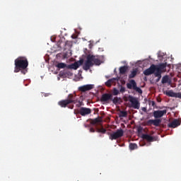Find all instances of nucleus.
Returning <instances> with one entry per match:
<instances>
[{
  "instance_id": "obj_20",
  "label": "nucleus",
  "mask_w": 181,
  "mask_h": 181,
  "mask_svg": "<svg viewBox=\"0 0 181 181\" xmlns=\"http://www.w3.org/2000/svg\"><path fill=\"white\" fill-rule=\"evenodd\" d=\"M127 70H128V66H123L119 68V74H125L127 73Z\"/></svg>"
},
{
  "instance_id": "obj_12",
  "label": "nucleus",
  "mask_w": 181,
  "mask_h": 181,
  "mask_svg": "<svg viewBox=\"0 0 181 181\" xmlns=\"http://www.w3.org/2000/svg\"><path fill=\"white\" fill-rule=\"evenodd\" d=\"M81 64H83V61L74 62V64L69 65L67 69H73L74 70H77L80 66H81Z\"/></svg>"
},
{
  "instance_id": "obj_9",
  "label": "nucleus",
  "mask_w": 181,
  "mask_h": 181,
  "mask_svg": "<svg viewBox=\"0 0 181 181\" xmlns=\"http://www.w3.org/2000/svg\"><path fill=\"white\" fill-rule=\"evenodd\" d=\"M166 66H168L167 63H163L159 65H156V73L162 74V73H163V70L166 69Z\"/></svg>"
},
{
  "instance_id": "obj_27",
  "label": "nucleus",
  "mask_w": 181,
  "mask_h": 181,
  "mask_svg": "<svg viewBox=\"0 0 181 181\" xmlns=\"http://www.w3.org/2000/svg\"><path fill=\"white\" fill-rule=\"evenodd\" d=\"M138 148V145L136 144L131 143L129 144V149L131 151H134V149H137Z\"/></svg>"
},
{
  "instance_id": "obj_6",
  "label": "nucleus",
  "mask_w": 181,
  "mask_h": 181,
  "mask_svg": "<svg viewBox=\"0 0 181 181\" xmlns=\"http://www.w3.org/2000/svg\"><path fill=\"white\" fill-rule=\"evenodd\" d=\"M93 66H94V63L93 62V55H88L83 69L84 70H90V67H93Z\"/></svg>"
},
{
  "instance_id": "obj_15",
  "label": "nucleus",
  "mask_w": 181,
  "mask_h": 181,
  "mask_svg": "<svg viewBox=\"0 0 181 181\" xmlns=\"http://www.w3.org/2000/svg\"><path fill=\"white\" fill-rule=\"evenodd\" d=\"M70 104V101L66 100H62L58 102V105L61 106L62 108H66Z\"/></svg>"
},
{
  "instance_id": "obj_2",
  "label": "nucleus",
  "mask_w": 181,
  "mask_h": 181,
  "mask_svg": "<svg viewBox=\"0 0 181 181\" xmlns=\"http://www.w3.org/2000/svg\"><path fill=\"white\" fill-rule=\"evenodd\" d=\"M168 111L166 110H155L153 112V115L156 119H149L146 122V125L148 127H151V125H154V127H160L162 123V119L159 118H162L163 115H165Z\"/></svg>"
},
{
  "instance_id": "obj_11",
  "label": "nucleus",
  "mask_w": 181,
  "mask_h": 181,
  "mask_svg": "<svg viewBox=\"0 0 181 181\" xmlns=\"http://www.w3.org/2000/svg\"><path fill=\"white\" fill-rule=\"evenodd\" d=\"M110 100H112V95L110 93L103 94L100 98L102 103H107V101H110Z\"/></svg>"
},
{
  "instance_id": "obj_26",
  "label": "nucleus",
  "mask_w": 181,
  "mask_h": 181,
  "mask_svg": "<svg viewBox=\"0 0 181 181\" xmlns=\"http://www.w3.org/2000/svg\"><path fill=\"white\" fill-rule=\"evenodd\" d=\"M113 104L117 105V104H119V101H121V98L115 97L112 100Z\"/></svg>"
},
{
  "instance_id": "obj_17",
  "label": "nucleus",
  "mask_w": 181,
  "mask_h": 181,
  "mask_svg": "<svg viewBox=\"0 0 181 181\" xmlns=\"http://www.w3.org/2000/svg\"><path fill=\"white\" fill-rule=\"evenodd\" d=\"M138 74V69L135 68L131 71L130 74L129 75V78H134Z\"/></svg>"
},
{
  "instance_id": "obj_5",
  "label": "nucleus",
  "mask_w": 181,
  "mask_h": 181,
  "mask_svg": "<svg viewBox=\"0 0 181 181\" xmlns=\"http://www.w3.org/2000/svg\"><path fill=\"white\" fill-rule=\"evenodd\" d=\"M129 101L132 104V108H134V110H139L141 107V103L138 100V98L134 97V96H129Z\"/></svg>"
},
{
  "instance_id": "obj_10",
  "label": "nucleus",
  "mask_w": 181,
  "mask_h": 181,
  "mask_svg": "<svg viewBox=\"0 0 181 181\" xmlns=\"http://www.w3.org/2000/svg\"><path fill=\"white\" fill-rule=\"evenodd\" d=\"M93 88H94V85L88 84L80 86L78 90L82 93H86V91H90V90H93Z\"/></svg>"
},
{
  "instance_id": "obj_3",
  "label": "nucleus",
  "mask_w": 181,
  "mask_h": 181,
  "mask_svg": "<svg viewBox=\"0 0 181 181\" xmlns=\"http://www.w3.org/2000/svg\"><path fill=\"white\" fill-rule=\"evenodd\" d=\"M127 88L129 90H134L139 94H142V89L136 86V82L134 79H131L129 83H127Z\"/></svg>"
},
{
  "instance_id": "obj_36",
  "label": "nucleus",
  "mask_w": 181,
  "mask_h": 181,
  "mask_svg": "<svg viewBox=\"0 0 181 181\" xmlns=\"http://www.w3.org/2000/svg\"><path fill=\"white\" fill-rule=\"evenodd\" d=\"M156 105V103H155V101L150 102V105H152V107H155Z\"/></svg>"
},
{
  "instance_id": "obj_35",
  "label": "nucleus",
  "mask_w": 181,
  "mask_h": 181,
  "mask_svg": "<svg viewBox=\"0 0 181 181\" xmlns=\"http://www.w3.org/2000/svg\"><path fill=\"white\" fill-rule=\"evenodd\" d=\"M120 93H125V88H124L123 86H121Z\"/></svg>"
},
{
  "instance_id": "obj_4",
  "label": "nucleus",
  "mask_w": 181,
  "mask_h": 181,
  "mask_svg": "<svg viewBox=\"0 0 181 181\" xmlns=\"http://www.w3.org/2000/svg\"><path fill=\"white\" fill-rule=\"evenodd\" d=\"M122 136H124V130L122 129H119L116 132L110 134L109 138L111 141H114Z\"/></svg>"
},
{
  "instance_id": "obj_30",
  "label": "nucleus",
  "mask_w": 181,
  "mask_h": 181,
  "mask_svg": "<svg viewBox=\"0 0 181 181\" xmlns=\"http://www.w3.org/2000/svg\"><path fill=\"white\" fill-rule=\"evenodd\" d=\"M98 132H101L102 134H105L107 132V130L104 129V127H102L101 129H98Z\"/></svg>"
},
{
  "instance_id": "obj_32",
  "label": "nucleus",
  "mask_w": 181,
  "mask_h": 181,
  "mask_svg": "<svg viewBox=\"0 0 181 181\" xmlns=\"http://www.w3.org/2000/svg\"><path fill=\"white\" fill-rule=\"evenodd\" d=\"M78 104H76V107H78V108H80V107H81L82 105H84V104L83 103V102L78 100Z\"/></svg>"
},
{
  "instance_id": "obj_1",
  "label": "nucleus",
  "mask_w": 181,
  "mask_h": 181,
  "mask_svg": "<svg viewBox=\"0 0 181 181\" xmlns=\"http://www.w3.org/2000/svg\"><path fill=\"white\" fill-rule=\"evenodd\" d=\"M14 73H19L21 71L23 74L28 73V66H29V62L26 57H18L14 61Z\"/></svg>"
},
{
  "instance_id": "obj_39",
  "label": "nucleus",
  "mask_w": 181,
  "mask_h": 181,
  "mask_svg": "<svg viewBox=\"0 0 181 181\" xmlns=\"http://www.w3.org/2000/svg\"><path fill=\"white\" fill-rule=\"evenodd\" d=\"M141 110L144 111V112H146L147 111L146 107H142Z\"/></svg>"
},
{
  "instance_id": "obj_38",
  "label": "nucleus",
  "mask_w": 181,
  "mask_h": 181,
  "mask_svg": "<svg viewBox=\"0 0 181 181\" xmlns=\"http://www.w3.org/2000/svg\"><path fill=\"white\" fill-rule=\"evenodd\" d=\"M89 131L90 132H95V130L93 127H91Z\"/></svg>"
},
{
  "instance_id": "obj_13",
  "label": "nucleus",
  "mask_w": 181,
  "mask_h": 181,
  "mask_svg": "<svg viewBox=\"0 0 181 181\" xmlns=\"http://www.w3.org/2000/svg\"><path fill=\"white\" fill-rule=\"evenodd\" d=\"M66 100L69 101V104H77V103H78V100L76 98V95L73 94H69Z\"/></svg>"
},
{
  "instance_id": "obj_7",
  "label": "nucleus",
  "mask_w": 181,
  "mask_h": 181,
  "mask_svg": "<svg viewBox=\"0 0 181 181\" xmlns=\"http://www.w3.org/2000/svg\"><path fill=\"white\" fill-rule=\"evenodd\" d=\"M155 73H156V65L155 64H151L149 68L144 71V76H151V74H155Z\"/></svg>"
},
{
  "instance_id": "obj_40",
  "label": "nucleus",
  "mask_w": 181,
  "mask_h": 181,
  "mask_svg": "<svg viewBox=\"0 0 181 181\" xmlns=\"http://www.w3.org/2000/svg\"><path fill=\"white\" fill-rule=\"evenodd\" d=\"M68 108H70L71 110H73V108H74V105L69 106Z\"/></svg>"
},
{
  "instance_id": "obj_33",
  "label": "nucleus",
  "mask_w": 181,
  "mask_h": 181,
  "mask_svg": "<svg viewBox=\"0 0 181 181\" xmlns=\"http://www.w3.org/2000/svg\"><path fill=\"white\" fill-rule=\"evenodd\" d=\"M175 98H180L181 99V93H177L175 95Z\"/></svg>"
},
{
  "instance_id": "obj_31",
  "label": "nucleus",
  "mask_w": 181,
  "mask_h": 181,
  "mask_svg": "<svg viewBox=\"0 0 181 181\" xmlns=\"http://www.w3.org/2000/svg\"><path fill=\"white\" fill-rule=\"evenodd\" d=\"M64 76H73V73H71V72H70L69 71H65L64 72Z\"/></svg>"
},
{
  "instance_id": "obj_24",
  "label": "nucleus",
  "mask_w": 181,
  "mask_h": 181,
  "mask_svg": "<svg viewBox=\"0 0 181 181\" xmlns=\"http://www.w3.org/2000/svg\"><path fill=\"white\" fill-rule=\"evenodd\" d=\"M154 76L155 77H158V78L156 80V83H159V81H160V78H162V74L155 72Z\"/></svg>"
},
{
  "instance_id": "obj_29",
  "label": "nucleus",
  "mask_w": 181,
  "mask_h": 181,
  "mask_svg": "<svg viewBox=\"0 0 181 181\" xmlns=\"http://www.w3.org/2000/svg\"><path fill=\"white\" fill-rule=\"evenodd\" d=\"M119 94V90L117 89L116 88H114L113 89V95H118Z\"/></svg>"
},
{
  "instance_id": "obj_21",
  "label": "nucleus",
  "mask_w": 181,
  "mask_h": 181,
  "mask_svg": "<svg viewBox=\"0 0 181 181\" xmlns=\"http://www.w3.org/2000/svg\"><path fill=\"white\" fill-rule=\"evenodd\" d=\"M115 80H118V79L117 78L109 79L107 82H105V86H107V87H111L112 83H114Z\"/></svg>"
},
{
  "instance_id": "obj_42",
  "label": "nucleus",
  "mask_w": 181,
  "mask_h": 181,
  "mask_svg": "<svg viewBox=\"0 0 181 181\" xmlns=\"http://www.w3.org/2000/svg\"><path fill=\"white\" fill-rule=\"evenodd\" d=\"M180 83L181 84V81H180Z\"/></svg>"
},
{
  "instance_id": "obj_23",
  "label": "nucleus",
  "mask_w": 181,
  "mask_h": 181,
  "mask_svg": "<svg viewBox=\"0 0 181 181\" xmlns=\"http://www.w3.org/2000/svg\"><path fill=\"white\" fill-rule=\"evenodd\" d=\"M56 67H57V69H66V67H67V64L63 62H59L57 64Z\"/></svg>"
},
{
  "instance_id": "obj_37",
  "label": "nucleus",
  "mask_w": 181,
  "mask_h": 181,
  "mask_svg": "<svg viewBox=\"0 0 181 181\" xmlns=\"http://www.w3.org/2000/svg\"><path fill=\"white\" fill-rule=\"evenodd\" d=\"M90 124H91L92 125H95V124H97V123H95V121L94 119H90Z\"/></svg>"
},
{
  "instance_id": "obj_28",
  "label": "nucleus",
  "mask_w": 181,
  "mask_h": 181,
  "mask_svg": "<svg viewBox=\"0 0 181 181\" xmlns=\"http://www.w3.org/2000/svg\"><path fill=\"white\" fill-rule=\"evenodd\" d=\"M93 120H95V122L96 124H98V123H100V122H103V120L101 119V117H100L93 119Z\"/></svg>"
},
{
  "instance_id": "obj_34",
  "label": "nucleus",
  "mask_w": 181,
  "mask_h": 181,
  "mask_svg": "<svg viewBox=\"0 0 181 181\" xmlns=\"http://www.w3.org/2000/svg\"><path fill=\"white\" fill-rule=\"evenodd\" d=\"M65 46H71V42L70 41H66L65 42Z\"/></svg>"
},
{
  "instance_id": "obj_14",
  "label": "nucleus",
  "mask_w": 181,
  "mask_h": 181,
  "mask_svg": "<svg viewBox=\"0 0 181 181\" xmlns=\"http://www.w3.org/2000/svg\"><path fill=\"white\" fill-rule=\"evenodd\" d=\"M141 138L145 141H147V142H153V141H155L153 136L146 134H143Z\"/></svg>"
},
{
  "instance_id": "obj_41",
  "label": "nucleus",
  "mask_w": 181,
  "mask_h": 181,
  "mask_svg": "<svg viewBox=\"0 0 181 181\" xmlns=\"http://www.w3.org/2000/svg\"><path fill=\"white\" fill-rule=\"evenodd\" d=\"M73 39H74V36L72 35Z\"/></svg>"
},
{
  "instance_id": "obj_16",
  "label": "nucleus",
  "mask_w": 181,
  "mask_h": 181,
  "mask_svg": "<svg viewBox=\"0 0 181 181\" xmlns=\"http://www.w3.org/2000/svg\"><path fill=\"white\" fill-rule=\"evenodd\" d=\"M180 125V122L178 119H174L172 122L168 124V128H176Z\"/></svg>"
},
{
  "instance_id": "obj_19",
  "label": "nucleus",
  "mask_w": 181,
  "mask_h": 181,
  "mask_svg": "<svg viewBox=\"0 0 181 181\" xmlns=\"http://www.w3.org/2000/svg\"><path fill=\"white\" fill-rule=\"evenodd\" d=\"M93 62L96 64V66H100L101 64V60L98 58H95V56L93 55Z\"/></svg>"
},
{
  "instance_id": "obj_25",
  "label": "nucleus",
  "mask_w": 181,
  "mask_h": 181,
  "mask_svg": "<svg viewBox=\"0 0 181 181\" xmlns=\"http://www.w3.org/2000/svg\"><path fill=\"white\" fill-rule=\"evenodd\" d=\"M165 94L168 96V97H176V93L173 92V90H169L168 92L165 93Z\"/></svg>"
},
{
  "instance_id": "obj_22",
  "label": "nucleus",
  "mask_w": 181,
  "mask_h": 181,
  "mask_svg": "<svg viewBox=\"0 0 181 181\" xmlns=\"http://www.w3.org/2000/svg\"><path fill=\"white\" fill-rule=\"evenodd\" d=\"M119 117L120 118H124V117H128V112L127 111H123V110L120 111Z\"/></svg>"
},
{
  "instance_id": "obj_18",
  "label": "nucleus",
  "mask_w": 181,
  "mask_h": 181,
  "mask_svg": "<svg viewBox=\"0 0 181 181\" xmlns=\"http://www.w3.org/2000/svg\"><path fill=\"white\" fill-rule=\"evenodd\" d=\"M162 84H166V83H168V84H170V80H169V76H164L161 80Z\"/></svg>"
},
{
  "instance_id": "obj_8",
  "label": "nucleus",
  "mask_w": 181,
  "mask_h": 181,
  "mask_svg": "<svg viewBox=\"0 0 181 181\" xmlns=\"http://www.w3.org/2000/svg\"><path fill=\"white\" fill-rule=\"evenodd\" d=\"M78 112L82 117H86V115H88L91 113V109H90L88 107H82L79 109Z\"/></svg>"
}]
</instances>
